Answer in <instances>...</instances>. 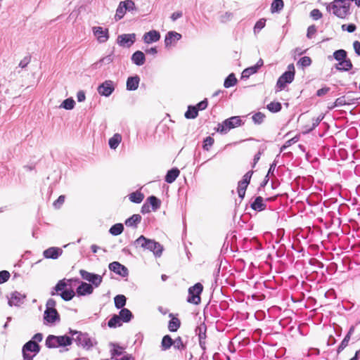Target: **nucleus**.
<instances>
[{"instance_id": "nucleus-27", "label": "nucleus", "mask_w": 360, "mask_h": 360, "mask_svg": "<svg viewBox=\"0 0 360 360\" xmlns=\"http://www.w3.org/2000/svg\"><path fill=\"white\" fill-rule=\"evenodd\" d=\"M118 316L124 323L129 322L133 317V314L131 311L127 308L121 309Z\"/></svg>"}, {"instance_id": "nucleus-52", "label": "nucleus", "mask_w": 360, "mask_h": 360, "mask_svg": "<svg viewBox=\"0 0 360 360\" xmlns=\"http://www.w3.org/2000/svg\"><path fill=\"white\" fill-rule=\"evenodd\" d=\"M112 349H111L112 357L115 356H120L122 353L123 348L116 344H111Z\"/></svg>"}, {"instance_id": "nucleus-40", "label": "nucleus", "mask_w": 360, "mask_h": 360, "mask_svg": "<svg viewBox=\"0 0 360 360\" xmlns=\"http://www.w3.org/2000/svg\"><path fill=\"white\" fill-rule=\"evenodd\" d=\"M58 339V347L68 346L72 344V339L67 335L56 336Z\"/></svg>"}, {"instance_id": "nucleus-41", "label": "nucleus", "mask_w": 360, "mask_h": 360, "mask_svg": "<svg viewBox=\"0 0 360 360\" xmlns=\"http://www.w3.org/2000/svg\"><path fill=\"white\" fill-rule=\"evenodd\" d=\"M75 295V292L72 289H69V290L66 289L60 293V296L65 301L71 300L74 297Z\"/></svg>"}, {"instance_id": "nucleus-64", "label": "nucleus", "mask_w": 360, "mask_h": 360, "mask_svg": "<svg viewBox=\"0 0 360 360\" xmlns=\"http://www.w3.org/2000/svg\"><path fill=\"white\" fill-rule=\"evenodd\" d=\"M195 106L198 108V110H205L207 108V99H205V100L200 101Z\"/></svg>"}, {"instance_id": "nucleus-43", "label": "nucleus", "mask_w": 360, "mask_h": 360, "mask_svg": "<svg viewBox=\"0 0 360 360\" xmlns=\"http://www.w3.org/2000/svg\"><path fill=\"white\" fill-rule=\"evenodd\" d=\"M75 105V101L72 98H69L63 101V103L60 105V108H63L66 110H72L74 108Z\"/></svg>"}, {"instance_id": "nucleus-26", "label": "nucleus", "mask_w": 360, "mask_h": 360, "mask_svg": "<svg viewBox=\"0 0 360 360\" xmlns=\"http://www.w3.org/2000/svg\"><path fill=\"white\" fill-rule=\"evenodd\" d=\"M180 174L177 168H173L169 170L165 176V181L168 184L173 183Z\"/></svg>"}, {"instance_id": "nucleus-48", "label": "nucleus", "mask_w": 360, "mask_h": 360, "mask_svg": "<svg viewBox=\"0 0 360 360\" xmlns=\"http://www.w3.org/2000/svg\"><path fill=\"white\" fill-rule=\"evenodd\" d=\"M120 5L123 6L124 11H132L135 8V4L131 0L121 1Z\"/></svg>"}, {"instance_id": "nucleus-42", "label": "nucleus", "mask_w": 360, "mask_h": 360, "mask_svg": "<svg viewBox=\"0 0 360 360\" xmlns=\"http://www.w3.org/2000/svg\"><path fill=\"white\" fill-rule=\"evenodd\" d=\"M284 4L283 0H274L271 6V12H279L283 8Z\"/></svg>"}, {"instance_id": "nucleus-49", "label": "nucleus", "mask_w": 360, "mask_h": 360, "mask_svg": "<svg viewBox=\"0 0 360 360\" xmlns=\"http://www.w3.org/2000/svg\"><path fill=\"white\" fill-rule=\"evenodd\" d=\"M311 60L308 56H304L301 58L297 62V65H300L302 68L308 67L311 65Z\"/></svg>"}, {"instance_id": "nucleus-9", "label": "nucleus", "mask_w": 360, "mask_h": 360, "mask_svg": "<svg viewBox=\"0 0 360 360\" xmlns=\"http://www.w3.org/2000/svg\"><path fill=\"white\" fill-rule=\"evenodd\" d=\"M136 41V34H122L118 35L117 38V43L119 46L125 48L131 46Z\"/></svg>"}, {"instance_id": "nucleus-39", "label": "nucleus", "mask_w": 360, "mask_h": 360, "mask_svg": "<svg viewBox=\"0 0 360 360\" xmlns=\"http://www.w3.org/2000/svg\"><path fill=\"white\" fill-rule=\"evenodd\" d=\"M173 340L169 335H166L163 337L162 340V348L163 350H167L169 349L172 345H173Z\"/></svg>"}, {"instance_id": "nucleus-6", "label": "nucleus", "mask_w": 360, "mask_h": 360, "mask_svg": "<svg viewBox=\"0 0 360 360\" xmlns=\"http://www.w3.org/2000/svg\"><path fill=\"white\" fill-rule=\"evenodd\" d=\"M70 333L72 336V339L74 340L78 345H81L86 348L93 347L94 342L88 334L72 330H70Z\"/></svg>"}, {"instance_id": "nucleus-63", "label": "nucleus", "mask_w": 360, "mask_h": 360, "mask_svg": "<svg viewBox=\"0 0 360 360\" xmlns=\"http://www.w3.org/2000/svg\"><path fill=\"white\" fill-rule=\"evenodd\" d=\"M253 174V172L252 171H249L246 174H245V175L243 176V179L241 180V181L244 182L245 184H246V185H248L250 181V179H251V177H252V175Z\"/></svg>"}, {"instance_id": "nucleus-19", "label": "nucleus", "mask_w": 360, "mask_h": 360, "mask_svg": "<svg viewBox=\"0 0 360 360\" xmlns=\"http://www.w3.org/2000/svg\"><path fill=\"white\" fill-rule=\"evenodd\" d=\"M263 63L262 59L260 58L255 65L245 69L242 72V78H248L251 75L256 73Z\"/></svg>"}, {"instance_id": "nucleus-17", "label": "nucleus", "mask_w": 360, "mask_h": 360, "mask_svg": "<svg viewBox=\"0 0 360 360\" xmlns=\"http://www.w3.org/2000/svg\"><path fill=\"white\" fill-rule=\"evenodd\" d=\"M25 297L19 292L15 291L12 292L10 297H8V304L12 306H20L23 303Z\"/></svg>"}, {"instance_id": "nucleus-24", "label": "nucleus", "mask_w": 360, "mask_h": 360, "mask_svg": "<svg viewBox=\"0 0 360 360\" xmlns=\"http://www.w3.org/2000/svg\"><path fill=\"white\" fill-rule=\"evenodd\" d=\"M169 317H171V320L169 321L168 329L171 332H176L181 326V321L178 318L174 317L172 314H169Z\"/></svg>"}, {"instance_id": "nucleus-16", "label": "nucleus", "mask_w": 360, "mask_h": 360, "mask_svg": "<svg viewBox=\"0 0 360 360\" xmlns=\"http://www.w3.org/2000/svg\"><path fill=\"white\" fill-rule=\"evenodd\" d=\"M160 39V34L158 31L153 30L146 32L143 36V40L146 44H152L157 42Z\"/></svg>"}, {"instance_id": "nucleus-4", "label": "nucleus", "mask_w": 360, "mask_h": 360, "mask_svg": "<svg viewBox=\"0 0 360 360\" xmlns=\"http://www.w3.org/2000/svg\"><path fill=\"white\" fill-rule=\"evenodd\" d=\"M326 9L342 19H345L350 13L349 4L336 5V4H330L327 6Z\"/></svg>"}, {"instance_id": "nucleus-15", "label": "nucleus", "mask_w": 360, "mask_h": 360, "mask_svg": "<svg viewBox=\"0 0 360 360\" xmlns=\"http://www.w3.org/2000/svg\"><path fill=\"white\" fill-rule=\"evenodd\" d=\"M63 254V250L60 248L51 247L43 252V256L46 259H56Z\"/></svg>"}, {"instance_id": "nucleus-33", "label": "nucleus", "mask_w": 360, "mask_h": 360, "mask_svg": "<svg viewBox=\"0 0 360 360\" xmlns=\"http://www.w3.org/2000/svg\"><path fill=\"white\" fill-rule=\"evenodd\" d=\"M144 195L141 192H133L129 195V199L131 202L134 203H140L143 201Z\"/></svg>"}, {"instance_id": "nucleus-28", "label": "nucleus", "mask_w": 360, "mask_h": 360, "mask_svg": "<svg viewBox=\"0 0 360 360\" xmlns=\"http://www.w3.org/2000/svg\"><path fill=\"white\" fill-rule=\"evenodd\" d=\"M352 68V63L351 60L348 58H346L343 60L339 61L338 64L336 65L337 70L340 71H348L351 70Z\"/></svg>"}, {"instance_id": "nucleus-7", "label": "nucleus", "mask_w": 360, "mask_h": 360, "mask_svg": "<svg viewBox=\"0 0 360 360\" xmlns=\"http://www.w3.org/2000/svg\"><path fill=\"white\" fill-rule=\"evenodd\" d=\"M79 274L84 280L91 283L90 284L95 288H98L103 281V277L101 275L90 273L86 270L81 269Z\"/></svg>"}, {"instance_id": "nucleus-14", "label": "nucleus", "mask_w": 360, "mask_h": 360, "mask_svg": "<svg viewBox=\"0 0 360 360\" xmlns=\"http://www.w3.org/2000/svg\"><path fill=\"white\" fill-rule=\"evenodd\" d=\"M109 269L123 277L128 275V269L118 262H113L110 263L109 264Z\"/></svg>"}, {"instance_id": "nucleus-35", "label": "nucleus", "mask_w": 360, "mask_h": 360, "mask_svg": "<svg viewBox=\"0 0 360 360\" xmlns=\"http://www.w3.org/2000/svg\"><path fill=\"white\" fill-rule=\"evenodd\" d=\"M46 346L49 348L58 347V339L56 336L49 335L46 339Z\"/></svg>"}, {"instance_id": "nucleus-34", "label": "nucleus", "mask_w": 360, "mask_h": 360, "mask_svg": "<svg viewBox=\"0 0 360 360\" xmlns=\"http://www.w3.org/2000/svg\"><path fill=\"white\" fill-rule=\"evenodd\" d=\"M122 323L123 322L120 319V317L118 315L115 314L108 321V326L110 328H116L118 326H121Z\"/></svg>"}, {"instance_id": "nucleus-53", "label": "nucleus", "mask_w": 360, "mask_h": 360, "mask_svg": "<svg viewBox=\"0 0 360 360\" xmlns=\"http://www.w3.org/2000/svg\"><path fill=\"white\" fill-rule=\"evenodd\" d=\"M266 20L264 18L259 19L255 24L254 27V32L255 34L259 32L262 29H263L265 26Z\"/></svg>"}, {"instance_id": "nucleus-59", "label": "nucleus", "mask_w": 360, "mask_h": 360, "mask_svg": "<svg viewBox=\"0 0 360 360\" xmlns=\"http://www.w3.org/2000/svg\"><path fill=\"white\" fill-rule=\"evenodd\" d=\"M310 16L315 20L320 19L322 17V13L319 9H313L310 12Z\"/></svg>"}, {"instance_id": "nucleus-56", "label": "nucleus", "mask_w": 360, "mask_h": 360, "mask_svg": "<svg viewBox=\"0 0 360 360\" xmlns=\"http://www.w3.org/2000/svg\"><path fill=\"white\" fill-rule=\"evenodd\" d=\"M11 275H10V273L7 271H0V283H4L5 282H6L9 278H10Z\"/></svg>"}, {"instance_id": "nucleus-32", "label": "nucleus", "mask_w": 360, "mask_h": 360, "mask_svg": "<svg viewBox=\"0 0 360 360\" xmlns=\"http://www.w3.org/2000/svg\"><path fill=\"white\" fill-rule=\"evenodd\" d=\"M198 115V108L196 106L189 105L187 111L185 112V117L187 119H195Z\"/></svg>"}, {"instance_id": "nucleus-23", "label": "nucleus", "mask_w": 360, "mask_h": 360, "mask_svg": "<svg viewBox=\"0 0 360 360\" xmlns=\"http://www.w3.org/2000/svg\"><path fill=\"white\" fill-rule=\"evenodd\" d=\"M141 216L138 214H134L125 221V225L128 227L136 228L137 225L141 221Z\"/></svg>"}, {"instance_id": "nucleus-54", "label": "nucleus", "mask_w": 360, "mask_h": 360, "mask_svg": "<svg viewBox=\"0 0 360 360\" xmlns=\"http://www.w3.org/2000/svg\"><path fill=\"white\" fill-rule=\"evenodd\" d=\"M348 104H349V103L346 100L345 96H341L335 100L333 103V106L341 107Z\"/></svg>"}, {"instance_id": "nucleus-55", "label": "nucleus", "mask_w": 360, "mask_h": 360, "mask_svg": "<svg viewBox=\"0 0 360 360\" xmlns=\"http://www.w3.org/2000/svg\"><path fill=\"white\" fill-rule=\"evenodd\" d=\"M66 286H67V283L65 281V280H60L58 282V283L54 287V290L56 292H60V291L63 292V290H66L65 289Z\"/></svg>"}, {"instance_id": "nucleus-44", "label": "nucleus", "mask_w": 360, "mask_h": 360, "mask_svg": "<svg viewBox=\"0 0 360 360\" xmlns=\"http://www.w3.org/2000/svg\"><path fill=\"white\" fill-rule=\"evenodd\" d=\"M333 57L337 61H341L347 58V51L344 49H339L333 53Z\"/></svg>"}, {"instance_id": "nucleus-47", "label": "nucleus", "mask_w": 360, "mask_h": 360, "mask_svg": "<svg viewBox=\"0 0 360 360\" xmlns=\"http://www.w3.org/2000/svg\"><path fill=\"white\" fill-rule=\"evenodd\" d=\"M264 117L265 115L263 113L258 112L252 115V119L255 124H260L263 122Z\"/></svg>"}, {"instance_id": "nucleus-12", "label": "nucleus", "mask_w": 360, "mask_h": 360, "mask_svg": "<svg viewBox=\"0 0 360 360\" xmlns=\"http://www.w3.org/2000/svg\"><path fill=\"white\" fill-rule=\"evenodd\" d=\"M94 35L100 43H105L109 39L108 30L102 27H94L92 28Z\"/></svg>"}, {"instance_id": "nucleus-36", "label": "nucleus", "mask_w": 360, "mask_h": 360, "mask_svg": "<svg viewBox=\"0 0 360 360\" xmlns=\"http://www.w3.org/2000/svg\"><path fill=\"white\" fill-rule=\"evenodd\" d=\"M237 79L233 73H231L224 80V86L225 88H230L236 85Z\"/></svg>"}, {"instance_id": "nucleus-25", "label": "nucleus", "mask_w": 360, "mask_h": 360, "mask_svg": "<svg viewBox=\"0 0 360 360\" xmlns=\"http://www.w3.org/2000/svg\"><path fill=\"white\" fill-rule=\"evenodd\" d=\"M266 205L264 203L263 198L261 196L257 197L251 204V208L256 211H262L266 208Z\"/></svg>"}, {"instance_id": "nucleus-51", "label": "nucleus", "mask_w": 360, "mask_h": 360, "mask_svg": "<svg viewBox=\"0 0 360 360\" xmlns=\"http://www.w3.org/2000/svg\"><path fill=\"white\" fill-rule=\"evenodd\" d=\"M214 141V139L212 138L211 136L206 137L203 141V146H202L203 149L205 150L208 151L210 150V147L213 145Z\"/></svg>"}, {"instance_id": "nucleus-5", "label": "nucleus", "mask_w": 360, "mask_h": 360, "mask_svg": "<svg viewBox=\"0 0 360 360\" xmlns=\"http://www.w3.org/2000/svg\"><path fill=\"white\" fill-rule=\"evenodd\" d=\"M203 286L200 283H197L188 288V296L187 302L194 304H198L200 302V294L202 292Z\"/></svg>"}, {"instance_id": "nucleus-60", "label": "nucleus", "mask_w": 360, "mask_h": 360, "mask_svg": "<svg viewBox=\"0 0 360 360\" xmlns=\"http://www.w3.org/2000/svg\"><path fill=\"white\" fill-rule=\"evenodd\" d=\"M56 304V302L53 299H52V298L49 299L46 304V310L49 311L51 309H56V308H55Z\"/></svg>"}, {"instance_id": "nucleus-37", "label": "nucleus", "mask_w": 360, "mask_h": 360, "mask_svg": "<svg viewBox=\"0 0 360 360\" xmlns=\"http://www.w3.org/2000/svg\"><path fill=\"white\" fill-rule=\"evenodd\" d=\"M124 230V226L122 224L117 223L112 226L109 230V232L112 236H118L122 233Z\"/></svg>"}, {"instance_id": "nucleus-46", "label": "nucleus", "mask_w": 360, "mask_h": 360, "mask_svg": "<svg viewBox=\"0 0 360 360\" xmlns=\"http://www.w3.org/2000/svg\"><path fill=\"white\" fill-rule=\"evenodd\" d=\"M248 185H246L244 182L240 181L238 186V194L241 198H243L245 194V191Z\"/></svg>"}, {"instance_id": "nucleus-10", "label": "nucleus", "mask_w": 360, "mask_h": 360, "mask_svg": "<svg viewBox=\"0 0 360 360\" xmlns=\"http://www.w3.org/2000/svg\"><path fill=\"white\" fill-rule=\"evenodd\" d=\"M181 34L175 31H169L167 33L165 38V46L166 48H169L176 45L178 41L181 39Z\"/></svg>"}, {"instance_id": "nucleus-61", "label": "nucleus", "mask_w": 360, "mask_h": 360, "mask_svg": "<svg viewBox=\"0 0 360 360\" xmlns=\"http://www.w3.org/2000/svg\"><path fill=\"white\" fill-rule=\"evenodd\" d=\"M316 32V27L315 25H310L307 29V37L309 39L312 38L314 34Z\"/></svg>"}, {"instance_id": "nucleus-45", "label": "nucleus", "mask_w": 360, "mask_h": 360, "mask_svg": "<svg viewBox=\"0 0 360 360\" xmlns=\"http://www.w3.org/2000/svg\"><path fill=\"white\" fill-rule=\"evenodd\" d=\"M267 109L272 112H278L281 110V104L279 102H271L267 105Z\"/></svg>"}, {"instance_id": "nucleus-18", "label": "nucleus", "mask_w": 360, "mask_h": 360, "mask_svg": "<svg viewBox=\"0 0 360 360\" xmlns=\"http://www.w3.org/2000/svg\"><path fill=\"white\" fill-rule=\"evenodd\" d=\"M44 319L46 323H53L60 321V316L56 309L45 310Z\"/></svg>"}, {"instance_id": "nucleus-29", "label": "nucleus", "mask_w": 360, "mask_h": 360, "mask_svg": "<svg viewBox=\"0 0 360 360\" xmlns=\"http://www.w3.org/2000/svg\"><path fill=\"white\" fill-rule=\"evenodd\" d=\"M147 203L151 206L153 211L158 210L161 205V201L155 196L151 195L147 198Z\"/></svg>"}, {"instance_id": "nucleus-11", "label": "nucleus", "mask_w": 360, "mask_h": 360, "mask_svg": "<svg viewBox=\"0 0 360 360\" xmlns=\"http://www.w3.org/2000/svg\"><path fill=\"white\" fill-rule=\"evenodd\" d=\"M292 71L285 72L278 79L276 86L280 89H283L287 84L291 83L294 79Z\"/></svg>"}, {"instance_id": "nucleus-57", "label": "nucleus", "mask_w": 360, "mask_h": 360, "mask_svg": "<svg viewBox=\"0 0 360 360\" xmlns=\"http://www.w3.org/2000/svg\"><path fill=\"white\" fill-rule=\"evenodd\" d=\"M125 12L126 11H124L123 6L120 4L116 11L115 18L117 20H120L124 16Z\"/></svg>"}, {"instance_id": "nucleus-3", "label": "nucleus", "mask_w": 360, "mask_h": 360, "mask_svg": "<svg viewBox=\"0 0 360 360\" xmlns=\"http://www.w3.org/2000/svg\"><path fill=\"white\" fill-rule=\"evenodd\" d=\"M40 352V346L39 344L28 341L22 348V353L23 360H33V358Z\"/></svg>"}, {"instance_id": "nucleus-62", "label": "nucleus", "mask_w": 360, "mask_h": 360, "mask_svg": "<svg viewBox=\"0 0 360 360\" xmlns=\"http://www.w3.org/2000/svg\"><path fill=\"white\" fill-rule=\"evenodd\" d=\"M43 339V335L41 333H36L32 338L29 340L30 342H32L34 343L38 344L39 342H41Z\"/></svg>"}, {"instance_id": "nucleus-2", "label": "nucleus", "mask_w": 360, "mask_h": 360, "mask_svg": "<svg viewBox=\"0 0 360 360\" xmlns=\"http://www.w3.org/2000/svg\"><path fill=\"white\" fill-rule=\"evenodd\" d=\"M242 120L239 116H233L225 120L218 124L217 131L221 134H226L229 130L240 126Z\"/></svg>"}, {"instance_id": "nucleus-58", "label": "nucleus", "mask_w": 360, "mask_h": 360, "mask_svg": "<svg viewBox=\"0 0 360 360\" xmlns=\"http://www.w3.org/2000/svg\"><path fill=\"white\" fill-rule=\"evenodd\" d=\"M341 28L343 31H347L348 32L352 33L356 30V27L354 24H349V25L344 24L342 25Z\"/></svg>"}, {"instance_id": "nucleus-21", "label": "nucleus", "mask_w": 360, "mask_h": 360, "mask_svg": "<svg viewBox=\"0 0 360 360\" xmlns=\"http://www.w3.org/2000/svg\"><path fill=\"white\" fill-rule=\"evenodd\" d=\"M139 82L140 78L137 75L128 77L127 80V89L128 91L136 90L139 87Z\"/></svg>"}, {"instance_id": "nucleus-50", "label": "nucleus", "mask_w": 360, "mask_h": 360, "mask_svg": "<svg viewBox=\"0 0 360 360\" xmlns=\"http://www.w3.org/2000/svg\"><path fill=\"white\" fill-rule=\"evenodd\" d=\"M173 345L175 349L183 350L186 348V345L184 344L181 337L176 338L174 340H173Z\"/></svg>"}, {"instance_id": "nucleus-31", "label": "nucleus", "mask_w": 360, "mask_h": 360, "mask_svg": "<svg viewBox=\"0 0 360 360\" xmlns=\"http://www.w3.org/2000/svg\"><path fill=\"white\" fill-rule=\"evenodd\" d=\"M122 141V136L119 134H115L109 139L108 144L110 148L116 149Z\"/></svg>"}, {"instance_id": "nucleus-20", "label": "nucleus", "mask_w": 360, "mask_h": 360, "mask_svg": "<svg viewBox=\"0 0 360 360\" xmlns=\"http://www.w3.org/2000/svg\"><path fill=\"white\" fill-rule=\"evenodd\" d=\"M94 291V287L90 283L82 282L77 288V293L79 296L91 295Z\"/></svg>"}, {"instance_id": "nucleus-8", "label": "nucleus", "mask_w": 360, "mask_h": 360, "mask_svg": "<svg viewBox=\"0 0 360 360\" xmlns=\"http://www.w3.org/2000/svg\"><path fill=\"white\" fill-rule=\"evenodd\" d=\"M115 84L112 80H105L98 88V93L103 96L108 97L115 91Z\"/></svg>"}, {"instance_id": "nucleus-1", "label": "nucleus", "mask_w": 360, "mask_h": 360, "mask_svg": "<svg viewBox=\"0 0 360 360\" xmlns=\"http://www.w3.org/2000/svg\"><path fill=\"white\" fill-rule=\"evenodd\" d=\"M136 247H140L144 250L152 252L155 257H160L164 250L163 246L155 240L146 238L144 236H139L134 242Z\"/></svg>"}, {"instance_id": "nucleus-38", "label": "nucleus", "mask_w": 360, "mask_h": 360, "mask_svg": "<svg viewBox=\"0 0 360 360\" xmlns=\"http://www.w3.org/2000/svg\"><path fill=\"white\" fill-rule=\"evenodd\" d=\"M115 306L117 309H122L126 304V297L123 295H118L114 298Z\"/></svg>"}, {"instance_id": "nucleus-22", "label": "nucleus", "mask_w": 360, "mask_h": 360, "mask_svg": "<svg viewBox=\"0 0 360 360\" xmlns=\"http://www.w3.org/2000/svg\"><path fill=\"white\" fill-rule=\"evenodd\" d=\"M131 61L139 66L143 65L146 61L144 53L141 51H136L132 54Z\"/></svg>"}, {"instance_id": "nucleus-30", "label": "nucleus", "mask_w": 360, "mask_h": 360, "mask_svg": "<svg viewBox=\"0 0 360 360\" xmlns=\"http://www.w3.org/2000/svg\"><path fill=\"white\" fill-rule=\"evenodd\" d=\"M353 331H354V327L350 328L348 333L345 335V337L342 340L340 345H339V347L338 348V353L341 352L348 345L351 335L352 334Z\"/></svg>"}, {"instance_id": "nucleus-13", "label": "nucleus", "mask_w": 360, "mask_h": 360, "mask_svg": "<svg viewBox=\"0 0 360 360\" xmlns=\"http://www.w3.org/2000/svg\"><path fill=\"white\" fill-rule=\"evenodd\" d=\"M206 330L207 326L205 323L200 324L195 329V333L198 336L199 345L202 350H205L206 349Z\"/></svg>"}]
</instances>
